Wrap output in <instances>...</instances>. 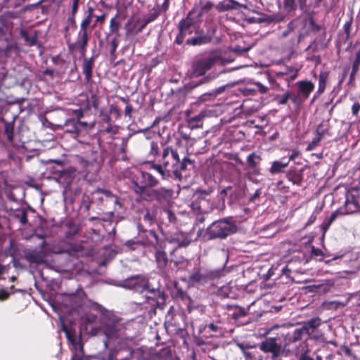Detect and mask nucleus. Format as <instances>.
<instances>
[{"instance_id":"nucleus-16","label":"nucleus","mask_w":360,"mask_h":360,"mask_svg":"<svg viewBox=\"0 0 360 360\" xmlns=\"http://www.w3.org/2000/svg\"><path fill=\"white\" fill-rule=\"evenodd\" d=\"M304 334H306L305 328H296L293 332L288 333L284 339V347L287 348L291 344L300 341Z\"/></svg>"},{"instance_id":"nucleus-49","label":"nucleus","mask_w":360,"mask_h":360,"mask_svg":"<svg viewBox=\"0 0 360 360\" xmlns=\"http://www.w3.org/2000/svg\"><path fill=\"white\" fill-rule=\"evenodd\" d=\"M328 129L325 126L323 122L319 124L316 130V136L320 137L321 139L328 133Z\"/></svg>"},{"instance_id":"nucleus-61","label":"nucleus","mask_w":360,"mask_h":360,"mask_svg":"<svg viewBox=\"0 0 360 360\" xmlns=\"http://www.w3.org/2000/svg\"><path fill=\"white\" fill-rule=\"evenodd\" d=\"M229 86H230L229 84H226V85L221 86L212 90V96L216 98L217 96L222 94L225 91L226 87Z\"/></svg>"},{"instance_id":"nucleus-64","label":"nucleus","mask_w":360,"mask_h":360,"mask_svg":"<svg viewBox=\"0 0 360 360\" xmlns=\"http://www.w3.org/2000/svg\"><path fill=\"white\" fill-rule=\"evenodd\" d=\"M96 319H97L96 316L94 314H86L84 317V321L86 323H95L96 321Z\"/></svg>"},{"instance_id":"nucleus-17","label":"nucleus","mask_w":360,"mask_h":360,"mask_svg":"<svg viewBox=\"0 0 360 360\" xmlns=\"http://www.w3.org/2000/svg\"><path fill=\"white\" fill-rule=\"evenodd\" d=\"M195 161L190 159L188 157H184L181 160H179V163H176L175 165L177 172L179 173V176L176 177H171V179L175 181H181L183 178L182 172H184L187 169L188 166L191 165L192 167H194Z\"/></svg>"},{"instance_id":"nucleus-48","label":"nucleus","mask_w":360,"mask_h":360,"mask_svg":"<svg viewBox=\"0 0 360 360\" xmlns=\"http://www.w3.org/2000/svg\"><path fill=\"white\" fill-rule=\"evenodd\" d=\"M291 96L292 94L288 91L282 96H277L275 99L279 105H285Z\"/></svg>"},{"instance_id":"nucleus-40","label":"nucleus","mask_w":360,"mask_h":360,"mask_svg":"<svg viewBox=\"0 0 360 360\" xmlns=\"http://www.w3.org/2000/svg\"><path fill=\"white\" fill-rule=\"evenodd\" d=\"M4 133L7 136L8 139L10 141H13V130H14V123L13 122H6L4 121Z\"/></svg>"},{"instance_id":"nucleus-22","label":"nucleus","mask_w":360,"mask_h":360,"mask_svg":"<svg viewBox=\"0 0 360 360\" xmlns=\"http://www.w3.org/2000/svg\"><path fill=\"white\" fill-rule=\"evenodd\" d=\"M94 66V58H84L82 65V72L85 75L86 83L90 82L92 76V70Z\"/></svg>"},{"instance_id":"nucleus-35","label":"nucleus","mask_w":360,"mask_h":360,"mask_svg":"<svg viewBox=\"0 0 360 360\" xmlns=\"http://www.w3.org/2000/svg\"><path fill=\"white\" fill-rule=\"evenodd\" d=\"M20 34L21 37L24 39L27 45L34 46L36 44L37 39V36L36 34L30 37L25 30L22 29L20 32Z\"/></svg>"},{"instance_id":"nucleus-19","label":"nucleus","mask_w":360,"mask_h":360,"mask_svg":"<svg viewBox=\"0 0 360 360\" xmlns=\"http://www.w3.org/2000/svg\"><path fill=\"white\" fill-rule=\"evenodd\" d=\"M26 259L31 263L42 264L45 261V255L41 250H31L26 252Z\"/></svg>"},{"instance_id":"nucleus-4","label":"nucleus","mask_w":360,"mask_h":360,"mask_svg":"<svg viewBox=\"0 0 360 360\" xmlns=\"http://www.w3.org/2000/svg\"><path fill=\"white\" fill-rule=\"evenodd\" d=\"M238 226L230 218H223L212 222L205 230L204 237L207 240L225 239L236 233Z\"/></svg>"},{"instance_id":"nucleus-54","label":"nucleus","mask_w":360,"mask_h":360,"mask_svg":"<svg viewBox=\"0 0 360 360\" xmlns=\"http://www.w3.org/2000/svg\"><path fill=\"white\" fill-rule=\"evenodd\" d=\"M339 214H341L340 212V209L334 212H333L330 216L329 217L328 219V221L325 222V225H324V229L326 230L329 228V226H330V224L335 220V219L337 218V217L339 215Z\"/></svg>"},{"instance_id":"nucleus-30","label":"nucleus","mask_w":360,"mask_h":360,"mask_svg":"<svg viewBox=\"0 0 360 360\" xmlns=\"http://www.w3.org/2000/svg\"><path fill=\"white\" fill-rule=\"evenodd\" d=\"M289 161L283 162L282 160L274 161L271 164V167L269 169V172L272 174L281 173L283 172V169L288 165Z\"/></svg>"},{"instance_id":"nucleus-42","label":"nucleus","mask_w":360,"mask_h":360,"mask_svg":"<svg viewBox=\"0 0 360 360\" xmlns=\"http://www.w3.org/2000/svg\"><path fill=\"white\" fill-rule=\"evenodd\" d=\"M148 25L146 20L143 18H137L134 23L133 30L135 31L136 33H139L142 31V30Z\"/></svg>"},{"instance_id":"nucleus-32","label":"nucleus","mask_w":360,"mask_h":360,"mask_svg":"<svg viewBox=\"0 0 360 360\" xmlns=\"http://www.w3.org/2000/svg\"><path fill=\"white\" fill-rule=\"evenodd\" d=\"M321 321L319 317H315L307 321L301 328H305L306 334H310L311 330H314L321 325Z\"/></svg>"},{"instance_id":"nucleus-62","label":"nucleus","mask_w":360,"mask_h":360,"mask_svg":"<svg viewBox=\"0 0 360 360\" xmlns=\"http://www.w3.org/2000/svg\"><path fill=\"white\" fill-rule=\"evenodd\" d=\"M131 136V135L129 134L127 137L122 139V145H121V148H120L121 153H125L127 152V142Z\"/></svg>"},{"instance_id":"nucleus-18","label":"nucleus","mask_w":360,"mask_h":360,"mask_svg":"<svg viewBox=\"0 0 360 360\" xmlns=\"http://www.w3.org/2000/svg\"><path fill=\"white\" fill-rule=\"evenodd\" d=\"M283 6L288 11H294L298 7L305 11L307 9V0H283Z\"/></svg>"},{"instance_id":"nucleus-44","label":"nucleus","mask_w":360,"mask_h":360,"mask_svg":"<svg viewBox=\"0 0 360 360\" xmlns=\"http://www.w3.org/2000/svg\"><path fill=\"white\" fill-rule=\"evenodd\" d=\"M162 212L164 214H165L169 224H176L177 219L174 212H173L171 210L168 209L166 207L162 208Z\"/></svg>"},{"instance_id":"nucleus-29","label":"nucleus","mask_w":360,"mask_h":360,"mask_svg":"<svg viewBox=\"0 0 360 360\" xmlns=\"http://www.w3.org/2000/svg\"><path fill=\"white\" fill-rule=\"evenodd\" d=\"M286 176L290 181L296 185H300L303 179L301 170H290L287 173Z\"/></svg>"},{"instance_id":"nucleus-60","label":"nucleus","mask_w":360,"mask_h":360,"mask_svg":"<svg viewBox=\"0 0 360 360\" xmlns=\"http://www.w3.org/2000/svg\"><path fill=\"white\" fill-rule=\"evenodd\" d=\"M211 94H212V91L201 95L198 98L199 101L203 102L206 101H211L215 98V97L212 96Z\"/></svg>"},{"instance_id":"nucleus-12","label":"nucleus","mask_w":360,"mask_h":360,"mask_svg":"<svg viewBox=\"0 0 360 360\" xmlns=\"http://www.w3.org/2000/svg\"><path fill=\"white\" fill-rule=\"evenodd\" d=\"M170 243H176L179 248H185L190 245L192 241L191 236L187 233L177 231L167 238Z\"/></svg>"},{"instance_id":"nucleus-45","label":"nucleus","mask_w":360,"mask_h":360,"mask_svg":"<svg viewBox=\"0 0 360 360\" xmlns=\"http://www.w3.org/2000/svg\"><path fill=\"white\" fill-rule=\"evenodd\" d=\"M117 16L112 18L110 22V32L116 34L115 37H119L120 22L116 20Z\"/></svg>"},{"instance_id":"nucleus-56","label":"nucleus","mask_w":360,"mask_h":360,"mask_svg":"<svg viewBox=\"0 0 360 360\" xmlns=\"http://www.w3.org/2000/svg\"><path fill=\"white\" fill-rule=\"evenodd\" d=\"M98 191L101 193H103L105 195L108 196V197H112L114 198L115 200H114V202L117 205H119L120 206H121V204L119 202V200L117 199V198L116 196H114L111 191H109V190H107V189H102V188H99L98 190Z\"/></svg>"},{"instance_id":"nucleus-53","label":"nucleus","mask_w":360,"mask_h":360,"mask_svg":"<svg viewBox=\"0 0 360 360\" xmlns=\"http://www.w3.org/2000/svg\"><path fill=\"white\" fill-rule=\"evenodd\" d=\"M118 44H119L118 37H114L110 42V53L111 56H115L116 49L118 46Z\"/></svg>"},{"instance_id":"nucleus-47","label":"nucleus","mask_w":360,"mask_h":360,"mask_svg":"<svg viewBox=\"0 0 360 360\" xmlns=\"http://www.w3.org/2000/svg\"><path fill=\"white\" fill-rule=\"evenodd\" d=\"M249 21L250 22H255V23H262V22L270 23L273 21V19L270 16L262 15V16H260L258 18H254V17L250 18L249 19Z\"/></svg>"},{"instance_id":"nucleus-14","label":"nucleus","mask_w":360,"mask_h":360,"mask_svg":"<svg viewBox=\"0 0 360 360\" xmlns=\"http://www.w3.org/2000/svg\"><path fill=\"white\" fill-rule=\"evenodd\" d=\"M173 193L174 191L172 188L160 187L159 188H155L153 193L155 195V200L160 205H162L170 200Z\"/></svg>"},{"instance_id":"nucleus-50","label":"nucleus","mask_w":360,"mask_h":360,"mask_svg":"<svg viewBox=\"0 0 360 360\" xmlns=\"http://www.w3.org/2000/svg\"><path fill=\"white\" fill-rule=\"evenodd\" d=\"M134 189L136 194L143 196L148 187L146 185H139L136 181L133 182Z\"/></svg>"},{"instance_id":"nucleus-33","label":"nucleus","mask_w":360,"mask_h":360,"mask_svg":"<svg viewBox=\"0 0 360 360\" xmlns=\"http://www.w3.org/2000/svg\"><path fill=\"white\" fill-rule=\"evenodd\" d=\"M161 13V11L160 8V5L156 4L154 8L150 11V13L143 17V18L146 20V23H150L155 20Z\"/></svg>"},{"instance_id":"nucleus-5","label":"nucleus","mask_w":360,"mask_h":360,"mask_svg":"<svg viewBox=\"0 0 360 360\" xmlns=\"http://www.w3.org/2000/svg\"><path fill=\"white\" fill-rule=\"evenodd\" d=\"M100 327H95L94 335H99L101 333L105 336L103 340L105 347L108 346V341L110 338L114 337L116 333L123 328V323L121 319L116 317L110 311H103L100 316Z\"/></svg>"},{"instance_id":"nucleus-11","label":"nucleus","mask_w":360,"mask_h":360,"mask_svg":"<svg viewBox=\"0 0 360 360\" xmlns=\"http://www.w3.org/2000/svg\"><path fill=\"white\" fill-rule=\"evenodd\" d=\"M359 210V200L352 195H347L344 207L340 208V212L343 215L356 212Z\"/></svg>"},{"instance_id":"nucleus-10","label":"nucleus","mask_w":360,"mask_h":360,"mask_svg":"<svg viewBox=\"0 0 360 360\" xmlns=\"http://www.w3.org/2000/svg\"><path fill=\"white\" fill-rule=\"evenodd\" d=\"M259 349L264 352H271L273 357H277L281 353V346L276 342L275 338H266L261 342Z\"/></svg>"},{"instance_id":"nucleus-3","label":"nucleus","mask_w":360,"mask_h":360,"mask_svg":"<svg viewBox=\"0 0 360 360\" xmlns=\"http://www.w3.org/2000/svg\"><path fill=\"white\" fill-rule=\"evenodd\" d=\"M160 163H151L150 167L155 170L163 180H170L171 177L179 176L175 167L179 163V155L176 150L171 146H165L160 153Z\"/></svg>"},{"instance_id":"nucleus-27","label":"nucleus","mask_w":360,"mask_h":360,"mask_svg":"<svg viewBox=\"0 0 360 360\" xmlns=\"http://www.w3.org/2000/svg\"><path fill=\"white\" fill-rule=\"evenodd\" d=\"M333 285L334 282L332 280H325L320 284L312 285V288L316 292L324 294L329 292Z\"/></svg>"},{"instance_id":"nucleus-38","label":"nucleus","mask_w":360,"mask_h":360,"mask_svg":"<svg viewBox=\"0 0 360 360\" xmlns=\"http://www.w3.org/2000/svg\"><path fill=\"white\" fill-rule=\"evenodd\" d=\"M261 161V158L255 153H250L247 158V163L250 168L257 167Z\"/></svg>"},{"instance_id":"nucleus-51","label":"nucleus","mask_w":360,"mask_h":360,"mask_svg":"<svg viewBox=\"0 0 360 360\" xmlns=\"http://www.w3.org/2000/svg\"><path fill=\"white\" fill-rule=\"evenodd\" d=\"M60 181L61 182L63 179L65 181L67 186H69L73 179L71 174L67 171H63L60 175Z\"/></svg>"},{"instance_id":"nucleus-57","label":"nucleus","mask_w":360,"mask_h":360,"mask_svg":"<svg viewBox=\"0 0 360 360\" xmlns=\"http://www.w3.org/2000/svg\"><path fill=\"white\" fill-rule=\"evenodd\" d=\"M352 18H350L344 25V31L346 34V39H348L350 37V30H351V27H352Z\"/></svg>"},{"instance_id":"nucleus-39","label":"nucleus","mask_w":360,"mask_h":360,"mask_svg":"<svg viewBox=\"0 0 360 360\" xmlns=\"http://www.w3.org/2000/svg\"><path fill=\"white\" fill-rule=\"evenodd\" d=\"M328 74L326 72H321L319 76V88L317 90L318 94H321L326 86Z\"/></svg>"},{"instance_id":"nucleus-13","label":"nucleus","mask_w":360,"mask_h":360,"mask_svg":"<svg viewBox=\"0 0 360 360\" xmlns=\"http://www.w3.org/2000/svg\"><path fill=\"white\" fill-rule=\"evenodd\" d=\"M295 85L297 86V94L304 101L308 98L311 92L314 89V84L309 80L299 81Z\"/></svg>"},{"instance_id":"nucleus-36","label":"nucleus","mask_w":360,"mask_h":360,"mask_svg":"<svg viewBox=\"0 0 360 360\" xmlns=\"http://www.w3.org/2000/svg\"><path fill=\"white\" fill-rule=\"evenodd\" d=\"M130 355L131 358L136 359V360H146L147 359V353L141 347L131 350Z\"/></svg>"},{"instance_id":"nucleus-43","label":"nucleus","mask_w":360,"mask_h":360,"mask_svg":"<svg viewBox=\"0 0 360 360\" xmlns=\"http://www.w3.org/2000/svg\"><path fill=\"white\" fill-rule=\"evenodd\" d=\"M160 154V148L157 142L151 141L150 143V150L148 151V158H155Z\"/></svg>"},{"instance_id":"nucleus-23","label":"nucleus","mask_w":360,"mask_h":360,"mask_svg":"<svg viewBox=\"0 0 360 360\" xmlns=\"http://www.w3.org/2000/svg\"><path fill=\"white\" fill-rule=\"evenodd\" d=\"M212 38L205 34H200L194 37L188 38L186 39V44L191 46H199L209 43Z\"/></svg>"},{"instance_id":"nucleus-21","label":"nucleus","mask_w":360,"mask_h":360,"mask_svg":"<svg viewBox=\"0 0 360 360\" xmlns=\"http://www.w3.org/2000/svg\"><path fill=\"white\" fill-rule=\"evenodd\" d=\"M155 257L158 268L162 271H165L166 267L169 262L166 252L161 250H157L155 254Z\"/></svg>"},{"instance_id":"nucleus-55","label":"nucleus","mask_w":360,"mask_h":360,"mask_svg":"<svg viewBox=\"0 0 360 360\" xmlns=\"http://www.w3.org/2000/svg\"><path fill=\"white\" fill-rule=\"evenodd\" d=\"M321 140V139H320V137H318L315 135V136L313 138L312 141L308 144L306 150L307 151L313 150L319 145Z\"/></svg>"},{"instance_id":"nucleus-63","label":"nucleus","mask_w":360,"mask_h":360,"mask_svg":"<svg viewBox=\"0 0 360 360\" xmlns=\"http://www.w3.org/2000/svg\"><path fill=\"white\" fill-rule=\"evenodd\" d=\"M207 328L213 332H221V327L217 323H210L207 324Z\"/></svg>"},{"instance_id":"nucleus-20","label":"nucleus","mask_w":360,"mask_h":360,"mask_svg":"<svg viewBox=\"0 0 360 360\" xmlns=\"http://www.w3.org/2000/svg\"><path fill=\"white\" fill-rule=\"evenodd\" d=\"M243 5L234 0H224L217 4L216 8L219 12H224L233 9H238Z\"/></svg>"},{"instance_id":"nucleus-24","label":"nucleus","mask_w":360,"mask_h":360,"mask_svg":"<svg viewBox=\"0 0 360 360\" xmlns=\"http://www.w3.org/2000/svg\"><path fill=\"white\" fill-rule=\"evenodd\" d=\"M207 116L205 111H201L198 115L188 119V123L191 129H197L202 127V120Z\"/></svg>"},{"instance_id":"nucleus-8","label":"nucleus","mask_w":360,"mask_h":360,"mask_svg":"<svg viewBox=\"0 0 360 360\" xmlns=\"http://www.w3.org/2000/svg\"><path fill=\"white\" fill-rule=\"evenodd\" d=\"M193 33H198V25L195 20L190 17V15L181 20L179 23V34L175 39V43L181 45L184 43L186 36Z\"/></svg>"},{"instance_id":"nucleus-26","label":"nucleus","mask_w":360,"mask_h":360,"mask_svg":"<svg viewBox=\"0 0 360 360\" xmlns=\"http://www.w3.org/2000/svg\"><path fill=\"white\" fill-rule=\"evenodd\" d=\"M323 253L321 250L319 248H316L315 247L311 248V255L307 256L305 254L302 252H299L298 255L295 256L300 262L303 264H307L312 256H321Z\"/></svg>"},{"instance_id":"nucleus-41","label":"nucleus","mask_w":360,"mask_h":360,"mask_svg":"<svg viewBox=\"0 0 360 360\" xmlns=\"http://www.w3.org/2000/svg\"><path fill=\"white\" fill-rule=\"evenodd\" d=\"M91 20H92L91 17H90L89 15H85V17L83 18V20L81 22L79 28L92 31V30L96 26V23H94L93 25H91Z\"/></svg>"},{"instance_id":"nucleus-58","label":"nucleus","mask_w":360,"mask_h":360,"mask_svg":"<svg viewBox=\"0 0 360 360\" xmlns=\"http://www.w3.org/2000/svg\"><path fill=\"white\" fill-rule=\"evenodd\" d=\"M143 221L150 225L153 224L155 221L153 212L150 213L149 211H147V212L143 216Z\"/></svg>"},{"instance_id":"nucleus-25","label":"nucleus","mask_w":360,"mask_h":360,"mask_svg":"<svg viewBox=\"0 0 360 360\" xmlns=\"http://www.w3.org/2000/svg\"><path fill=\"white\" fill-rule=\"evenodd\" d=\"M141 177L143 183L148 188H153L160 184L159 180L150 172H143Z\"/></svg>"},{"instance_id":"nucleus-46","label":"nucleus","mask_w":360,"mask_h":360,"mask_svg":"<svg viewBox=\"0 0 360 360\" xmlns=\"http://www.w3.org/2000/svg\"><path fill=\"white\" fill-rule=\"evenodd\" d=\"M77 127L79 128V133L82 131H86L88 129H91L94 127V123H89L84 121L76 120Z\"/></svg>"},{"instance_id":"nucleus-1","label":"nucleus","mask_w":360,"mask_h":360,"mask_svg":"<svg viewBox=\"0 0 360 360\" xmlns=\"http://www.w3.org/2000/svg\"><path fill=\"white\" fill-rule=\"evenodd\" d=\"M229 61L221 56L217 52H212L209 55L195 59L191 65V77H202L192 87H197L200 85L210 83L215 79L220 73L224 71L216 72L214 71L205 75L206 72L216 66H224Z\"/></svg>"},{"instance_id":"nucleus-9","label":"nucleus","mask_w":360,"mask_h":360,"mask_svg":"<svg viewBox=\"0 0 360 360\" xmlns=\"http://www.w3.org/2000/svg\"><path fill=\"white\" fill-rule=\"evenodd\" d=\"M64 331L65 332L68 342H70L72 346V349L73 354L72 356L71 360H84L83 347L81 342L77 340V338L74 334H72L66 329H64Z\"/></svg>"},{"instance_id":"nucleus-31","label":"nucleus","mask_w":360,"mask_h":360,"mask_svg":"<svg viewBox=\"0 0 360 360\" xmlns=\"http://www.w3.org/2000/svg\"><path fill=\"white\" fill-rule=\"evenodd\" d=\"M194 84H191L189 86H185L176 89V91H172L173 96L176 98H178L180 101H184L187 94L192 89L194 88L192 87V86Z\"/></svg>"},{"instance_id":"nucleus-37","label":"nucleus","mask_w":360,"mask_h":360,"mask_svg":"<svg viewBox=\"0 0 360 360\" xmlns=\"http://www.w3.org/2000/svg\"><path fill=\"white\" fill-rule=\"evenodd\" d=\"M67 127L66 131L70 134H75L76 135L79 134V128L77 127V124L76 120L72 119L68 120L65 124Z\"/></svg>"},{"instance_id":"nucleus-2","label":"nucleus","mask_w":360,"mask_h":360,"mask_svg":"<svg viewBox=\"0 0 360 360\" xmlns=\"http://www.w3.org/2000/svg\"><path fill=\"white\" fill-rule=\"evenodd\" d=\"M121 285L143 295L148 301L155 302L157 304H163L165 301V292L160 288L153 287L144 276L136 275L129 277L124 280Z\"/></svg>"},{"instance_id":"nucleus-34","label":"nucleus","mask_w":360,"mask_h":360,"mask_svg":"<svg viewBox=\"0 0 360 360\" xmlns=\"http://www.w3.org/2000/svg\"><path fill=\"white\" fill-rule=\"evenodd\" d=\"M147 238V243L152 246L156 247L159 243V238L153 230L144 231Z\"/></svg>"},{"instance_id":"nucleus-15","label":"nucleus","mask_w":360,"mask_h":360,"mask_svg":"<svg viewBox=\"0 0 360 360\" xmlns=\"http://www.w3.org/2000/svg\"><path fill=\"white\" fill-rule=\"evenodd\" d=\"M91 31L80 29L77 33V45H79V50L80 51L81 56H84L86 53V48L87 46L89 36L91 34Z\"/></svg>"},{"instance_id":"nucleus-28","label":"nucleus","mask_w":360,"mask_h":360,"mask_svg":"<svg viewBox=\"0 0 360 360\" xmlns=\"http://www.w3.org/2000/svg\"><path fill=\"white\" fill-rule=\"evenodd\" d=\"M12 216L14 219L19 221L22 225H25L28 221L27 210L25 208L16 209L12 214Z\"/></svg>"},{"instance_id":"nucleus-6","label":"nucleus","mask_w":360,"mask_h":360,"mask_svg":"<svg viewBox=\"0 0 360 360\" xmlns=\"http://www.w3.org/2000/svg\"><path fill=\"white\" fill-rule=\"evenodd\" d=\"M11 24L9 15H0V56L9 57L12 51L16 49V45L6 35L10 30Z\"/></svg>"},{"instance_id":"nucleus-52","label":"nucleus","mask_w":360,"mask_h":360,"mask_svg":"<svg viewBox=\"0 0 360 360\" xmlns=\"http://www.w3.org/2000/svg\"><path fill=\"white\" fill-rule=\"evenodd\" d=\"M236 307L238 310L233 314V319H237L248 315V309L238 306Z\"/></svg>"},{"instance_id":"nucleus-59","label":"nucleus","mask_w":360,"mask_h":360,"mask_svg":"<svg viewBox=\"0 0 360 360\" xmlns=\"http://www.w3.org/2000/svg\"><path fill=\"white\" fill-rule=\"evenodd\" d=\"M154 191H155V189H151V190L146 189V193H145L143 195L144 199L147 201L155 200V195L153 193Z\"/></svg>"},{"instance_id":"nucleus-7","label":"nucleus","mask_w":360,"mask_h":360,"mask_svg":"<svg viewBox=\"0 0 360 360\" xmlns=\"http://www.w3.org/2000/svg\"><path fill=\"white\" fill-rule=\"evenodd\" d=\"M226 274L224 269H208L204 267H195L188 276V281L192 284H205L209 281L218 279Z\"/></svg>"}]
</instances>
